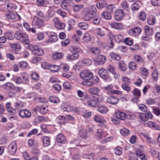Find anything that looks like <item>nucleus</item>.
<instances>
[{
	"label": "nucleus",
	"mask_w": 160,
	"mask_h": 160,
	"mask_svg": "<svg viewBox=\"0 0 160 160\" xmlns=\"http://www.w3.org/2000/svg\"><path fill=\"white\" fill-rule=\"evenodd\" d=\"M106 60L105 57L102 55H98L95 61L96 63L99 65H102L104 63Z\"/></svg>",
	"instance_id": "aec40b11"
},
{
	"label": "nucleus",
	"mask_w": 160,
	"mask_h": 160,
	"mask_svg": "<svg viewBox=\"0 0 160 160\" xmlns=\"http://www.w3.org/2000/svg\"><path fill=\"white\" fill-rule=\"evenodd\" d=\"M116 117L117 118L124 120L127 118L126 114L122 112L118 111L116 112Z\"/></svg>",
	"instance_id": "6ab92c4d"
},
{
	"label": "nucleus",
	"mask_w": 160,
	"mask_h": 160,
	"mask_svg": "<svg viewBox=\"0 0 160 160\" xmlns=\"http://www.w3.org/2000/svg\"><path fill=\"white\" fill-rule=\"evenodd\" d=\"M92 79H90L89 80H85L82 82V84L85 86L91 87L94 85L93 83L91 80Z\"/></svg>",
	"instance_id": "864d4df0"
},
{
	"label": "nucleus",
	"mask_w": 160,
	"mask_h": 160,
	"mask_svg": "<svg viewBox=\"0 0 160 160\" xmlns=\"http://www.w3.org/2000/svg\"><path fill=\"white\" fill-rule=\"evenodd\" d=\"M107 3L106 1H101L97 3V7L99 9H102L107 7Z\"/></svg>",
	"instance_id": "4c0bfd02"
},
{
	"label": "nucleus",
	"mask_w": 160,
	"mask_h": 160,
	"mask_svg": "<svg viewBox=\"0 0 160 160\" xmlns=\"http://www.w3.org/2000/svg\"><path fill=\"white\" fill-rule=\"evenodd\" d=\"M144 29L145 32L147 36H151L152 34L153 30L152 28L147 26L145 27Z\"/></svg>",
	"instance_id": "2f4dec72"
},
{
	"label": "nucleus",
	"mask_w": 160,
	"mask_h": 160,
	"mask_svg": "<svg viewBox=\"0 0 160 160\" xmlns=\"http://www.w3.org/2000/svg\"><path fill=\"white\" fill-rule=\"evenodd\" d=\"M100 90L97 87L91 88L88 89V92L94 95H97L99 92Z\"/></svg>",
	"instance_id": "c756f323"
},
{
	"label": "nucleus",
	"mask_w": 160,
	"mask_h": 160,
	"mask_svg": "<svg viewBox=\"0 0 160 160\" xmlns=\"http://www.w3.org/2000/svg\"><path fill=\"white\" fill-rule=\"evenodd\" d=\"M97 111L102 114H106L108 111V109L106 106H101L98 107Z\"/></svg>",
	"instance_id": "72a5a7b5"
},
{
	"label": "nucleus",
	"mask_w": 160,
	"mask_h": 160,
	"mask_svg": "<svg viewBox=\"0 0 160 160\" xmlns=\"http://www.w3.org/2000/svg\"><path fill=\"white\" fill-rule=\"evenodd\" d=\"M121 8L123 10L128 12L129 10V8L128 3L126 1H124L121 3Z\"/></svg>",
	"instance_id": "f704fd0d"
},
{
	"label": "nucleus",
	"mask_w": 160,
	"mask_h": 160,
	"mask_svg": "<svg viewBox=\"0 0 160 160\" xmlns=\"http://www.w3.org/2000/svg\"><path fill=\"white\" fill-rule=\"evenodd\" d=\"M28 47L29 49L32 51L33 54L35 55L40 56L44 54L43 50L37 46L30 45Z\"/></svg>",
	"instance_id": "20e7f679"
},
{
	"label": "nucleus",
	"mask_w": 160,
	"mask_h": 160,
	"mask_svg": "<svg viewBox=\"0 0 160 160\" xmlns=\"http://www.w3.org/2000/svg\"><path fill=\"white\" fill-rule=\"evenodd\" d=\"M121 134L124 137L128 136L130 133V131L126 128H123L120 130Z\"/></svg>",
	"instance_id": "e433bc0d"
},
{
	"label": "nucleus",
	"mask_w": 160,
	"mask_h": 160,
	"mask_svg": "<svg viewBox=\"0 0 160 160\" xmlns=\"http://www.w3.org/2000/svg\"><path fill=\"white\" fill-rule=\"evenodd\" d=\"M35 100L37 101V102H39L40 103H46L48 102V100L45 98L38 97H37L35 98Z\"/></svg>",
	"instance_id": "6e6d98bb"
},
{
	"label": "nucleus",
	"mask_w": 160,
	"mask_h": 160,
	"mask_svg": "<svg viewBox=\"0 0 160 160\" xmlns=\"http://www.w3.org/2000/svg\"><path fill=\"white\" fill-rule=\"evenodd\" d=\"M56 141L58 142L61 143H65L66 142V138L62 133H59L57 135Z\"/></svg>",
	"instance_id": "a211bd4d"
},
{
	"label": "nucleus",
	"mask_w": 160,
	"mask_h": 160,
	"mask_svg": "<svg viewBox=\"0 0 160 160\" xmlns=\"http://www.w3.org/2000/svg\"><path fill=\"white\" fill-rule=\"evenodd\" d=\"M91 40V37L90 34L86 33L84 34L82 37V42H85L88 43L90 42Z\"/></svg>",
	"instance_id": "58836bf2"
},
{
	"label": "nucleus",
	"mask_w": 160,
	"mask_h": 160,
	"mask_svg": "<svg viewBox=\"0 0 160 160\" xmlns=\"http://www.w3.org/2000/svg\"><path fill=\"white\" fill-rule=\"evenodd\" d=\"M12 80L15 82L17 84H21L22 82V79L21 78L17 76H13L12 78Z\"/></svg>",
	"instance_id": "79ce46f5"
},
{
	"label": "nucleus",
	"mask_w": 160,
	"mask_h": 160,
	"mask_svg": "<svg viewBox=\"0 0 160 160\" xmlns=\"http://www.w3.org/2000/svg\"><path fill=\"white\" fill-rule=\"evenodd\" d=\"M60 69H62L65 72H66L68 71L69 67L67 64H62L60 65Z\"/></svg>",
	"instance_id": "338daca9"
},
{
	"label": "nucleus",
	"mask_w": 160,
	"mask_h": 160,
	"mask_svg": "<svg viewBox=\"0 0 160 160\" xmlns=\"http://www.w3.org/2000/svg\"><path fill=\"white\" fill-rule=\"evenodd\" d=\"M14 36L16 38L21 42L26 44L29 43L28 36L26 33L21 31H17L14 33Z\"/></svg>",
	"instance_id": "7ed1b4c3"
},
{
	"label": "nucleus",
	"mask_w": 160,
	"mask_h": 160,
	"mask_svg": "<svg viewBox=\"0 0 160 160\" xmlns=\"http://www.w3.org/2000/svg\"><path fill=\"white\" fill-rule=\"evenodd\" d=\"M122 88L123 90L126 91L127 92H129L131 90V88L128 84H122Z\"/></svg>",
	"instance_id": "774afa93"
},
{
	"label": "nucleus",
	"mask_w": 160,
	"mask_h": 160,
	"mask_svg": "<svg viewBox=\"0 0 160 160\" xmlns=\"http://www.w3.org/2000/svg\"><path fill=\"white\" fill-rule=\"evenodd\" d=\"M132 93L133 95L135 96L137 98H138L141 96L140 90L137 88L134 89L132 91Z\"/></svg>",
	"instance_id": "09e8293b"
},
{
	"label": "nucleus",
	"mask_w": 160,
	"mask_h": 160,
	"mask_svg": "<svg viewBox=\"0 0 160 160\" xmlns=\"http://www.w3.org/2000/svg\"><path fill=\"white\" fill-rule=\"evenodd\" d=\"M113 37L117 42H120L123 39V36L121 35H114Z\"/></svg>",
	"instance_id": "0e129e2a"
},
{
	"label": "nucleus",
	"mask_w": 160,
	"mask_h": 160,
	"mask_svg": "<svg viewBox=\"0 0 160 160\" xmlns=\"http://www.w3.org/2000/svg\"><path fill=\"white\" fill-rule=\"evenodd\" d=\"M136 154L141 160H148V157L142 153L140 149H137Z\"/></svg>",
	"instance_id": "f3484780"
},
{
	"label": "nucleus",
	"mask_w": 160,
	"mask_h": 160,
	"mask_svg": "<svg viewBox=\"0 0 160 160\" xmlns=\"http://www.w3.org/2000/svg\"><path fill=\"white\" fill-rule=\"evenodd\" d=\"M49 100L51 102L54 103H58L60 102L59 98L56 96H50Z\"/></svg>",
	"instance_id": "ea45409f"
},
{
	"label": "nucleus",
	"mask_w": 160,
	"mask_h": 160,
	"mask_svg": "<svg viewBox=\"0 0 160 160\" xmlns=\"http://www.w3.org/2000/svg\"><path fill=\"white\" fill-rule=\"evenodd\" d=\"M18 65L20 68L25 69L28 67V64L25 61H22L19 62Z\"/></svg>",
	"instance_id": "13d9d810"
},
{
	"label": "nucleus",
	"mask_w": 160,
	"mask_h": 160,
	"mask_svg": "<svg viewBox=\"0 0 160 160\" xmlns=\"http://www.w3.org/2000/svg\"><path fill=\"white\" fill-rule=\"evenodd\" d=\"M57 122L60 124H64L67 123V120L65 117L59 116L56 119Z\"/></svg>",
	"instance_id": "a878e982"
},
{
	"label": "nucleus",
	"mask_w": 160,
	"mask_h": 160,
	"mask_svg": "<svg viewBox=\"0 0 160 160\" xmlns=\"http://www.w3.org/2000/svg\"><path fill=\"white\" fill-rule=\"evenodd\" d=\"M139 72L142 77L144 78L147 77L149 74L148 70L144 68H141Z\"/></svg>",
	"instance_id": "412c9836"
},
{
	"label": "nucleus",
	"mask_w": 160,
	"mask_h": 160,
	"mask_svg": "<svg viewBox=\"0 0 160 160\" xmlns=\"http://www.w3.org/2000/svg\"><path fill=\"white\" fill-rule=\"evenodd\" d=\"M99 103L98 99L92 96L88 97L87 98V104L90 107H95L98 105Z\"/></svg>",
	"instance_id": "0eeeda50"
},
{
	"label": "nucleus",
	"mask_w": 160,
	"mask_h": 160,
	"mask_svg": "<svg viewBox=\"0 0 160 160\" xmlns=\"http://www.w3.org/2000/svg\"><path fill=\"white\" fill-rule=\"evenodd\" d=\"M63 55L62 53L56 52L53 54L52 58L54 59L59 60L60 59Z\"/></svg>",
	"instance_id": "c03bdc74"
},
{
	"label": "nucleus",
	"mask_w": 160,
	"mask_h": 160,
	"mask_svg": "<svg viewBox=\"0 0 160 160\" xmlns=\"http://www.w3.org/2000/svg\"><path fill=\"white\" fill-rule=\"evenodd\" d=\"M34 111L37 112L39 111V112L42 114H45L48 111V108L44 105L41 106L40 107L38 106L35 107L34 109Z\"/></svg>",
	"instance_id": "2eb2a0df"
},
{
	"label": "nucleus",
	"mask_w": 160,
	"mask_h": 160,
	"mask_svg": "<svg viewBox=\"0 0 160 160\" xmlns=\"http://www.w3.org/2000/svg\"><path fill=\"white\" fill-rule=\"evenodd\" d=\"M69 49L72 53L67 54L66 56L67 60L72 61L78 59L79 57V54L78 52H79L80 49L74 46H71Z\"/></svg>",
	"instance_id": "f03ea898"
},
{
	"label": "nucleus",
	"mask_w": 160,
	"mask_h": 160,
	"mask_svg": "<svg viewBox=\"0 0 160 160\" xmlns=\"http://www.w3.org/2000/svg\"><path fill=\"white\" fill-rule=\"evenodd\" d=\"M97 137L99 139H102L103 138L105 137L104 135V132H102V130L98 129L97 131Z\"/></svg>",
	"instance_id": "680f3d73"
},
{
	"label": "nucleus",
	"mask_w": 160,
	"mask_h": 160,
	"mask_svg": "<svg viewBox=\"0 0 160 160\" xmlns=\"http://www.w3.org/2000/svg\"><path fill=\"white\" fill-rule=\"evenodd\" d=\"M110 55L111 58L114 60L118 61L121 58L120 55L116 52H111L110 53Z\"/></svg>",
	"instance_id": "bb28decb"
},
{
	"label": "nucleus",
	"mask_w": 160,
	"mask_h": 160,
	"mask_svg": "<svg viewBox=\"0 0 160 160\" xmlns=\"http://www.w3.org/2000/svg\"><path fill=\"white\" fill-rule=\"evenodd\" d=\"M139 117L140 119L143 121L146 122L148 121V118H146V114L140 113L139 115Z\"/></svg>",
	"instance_id": "e2e57ef3"
},
{
	"label": "nucleus",
	"mask_w": 160,
	"mask_h": 160,
	"mask_svg": "<svg viewBox=\"0 0 160 160\" xmlns=\"http://www.w3.org/2000/svg\"><path fill=\"white\" fill-rule=\"evenodd\" d=\"M42 140L43 141V146L46 147L50 145V141L49 138L48 136H44L42 138Z\"/></svg>",
	"instance_id": "cd10ccee"
},
{
	"label": "nucleus",
	"mask_w": 160,
	"mask_h": 160,
	"mask_svg": "<svg viewBox=\"0 0 160 160\" xmlns=\"http://www.w3.org/2000/svg\"><path fill=\"white\" fill-rule=\"evenodd\" d=\"M83 7V5H76L73 6V8L75 12H78Z\"/></svg>",
	"instance_id": "69168bd1"
},
{
	"label": "nucleus",
	"mask_w": 160,
	"mask_h": 160,
	"mask_svg": "<svg viewBox=\"0 0 160 160\" xmlns=\"http://www.w3.org/2000/svg\"><path fill=\"white\" fill-rule=\"evenodd\" d=\"M119 68L122 71L126 70V65L122 61H120L118 62Z\"/></svg>",
	"instance_id": "37998d69"
},
{
	"label": "nucleus",
	"mask_w": 160,
	"mask_h": 160,
	"mask_svg": "<svg viewBox=\"0 0 160 160\" xmlns=\"http://www.w3.org/2000/svg\"><path fill=\"white\" fill-rule=\"evenodd\" d=\"M91 112L88 110H83L82 112V115L83 117L85 118H90L91 116Z\"/></svg>",
	"instance_id": "de8ad7c7"
},
{
	"label": "nucleus",
	"mask_w": 160,
	"mask_h": 160,
	"mask_svg": "<svg viewBox=\"0 0 160 160\" xmlns=\"http://www.w3.org/2000/svg\"><path fill=\"white\" fill-rule=\"evenodd\" d=\"M137 64L136 63L133 61L131 62L129 64V67L131 70H134L136 69Z\"/></svg>",
	"instance_id": "bf43d9fd"
},
{
	"label": "nucleus",
	"mask_w": 160,
	"mask_h": 160,
	"mask_svg": "<svg viewBox=\"0 0 160 160\" xmlns=\"http://www.w3.org/2000/svg\"><path fill=\"white\" fill-rule=\"evenodd\" d=\"M18 114L22 118H29L31 116V112L28 110H21L18 112Z\"/></svg>",
	"instance_id": "ddd939ff"
},
{
	"label": "nucleus",
	"mask_w": 160,
	"mask_h": 160,
	"mask_svg": "<svg viewBox=\"0 0 160 160\" xmlns=\"http://www.w3.org/2000/svg\"><path fill=\"white\" fill-rule=\"evenodd\" d=\"M36 13L38 17L40 18H43L45 20L48 21L49 19V18L48 16L45 15L41 11H37Z\"/></svg>",
	"instance_id": "c9c22d12"
},
{
	"label": "nucleus",
	"mask_w": 160,
	"mask_h": 160,
	"mask_svg": "<svg viewBox=\"0 0 160 160\" xmlns=\"http://www.w3.org/2000/svg\"><path fill=\"white\" fill-rule=\"evenodd\" d=\"M119 101V99L117 97L114 96H111L107 98L106 99V102L112 105L117 104Z\"/></svg>",
	"instance_id": "9d476101"
},
{
	"label": "nucleus",
	"mask_w": 160,
	"mask_h": 160,
	"mask_svg": "<svg viewBox=\"0 0 160 160\" xmlns=\"http://www.w3.org/2000/svg\"><path fill=\"white\" fill-rule=\"evenodd\" d=\"M4 36L6 37V39L9 40H12L14 39L13 35L12 32H6Z\"/></svg>",
	"instance_id": "603ef678"
},
{
	"label": "nucleus",
	"mask_w": 160,
	"mask_h": 160,
	"mask_svg": "<svg viewBox=\"0 0 160 160\" xmlns=\"http://www.w3.org/2000/svg\"><path fill=\"white\" fill-rule=\"evenodd\" d=\"M79 134L80 137L84 139H86L88 137L86 131L85 129H82L80 131Z\"/></svg>",
	"instance_id": "8fccbe9b"
},
{
	"label": "nucleus",
	"mask_w": 160,
	"mask_h": 160,
	"mask_svg": "<svg viewBox=\"0 0 160 160\" xmlns=\"http://www.w3.org/2000/svg\"><path fill=\"white\" fill-rule=\"evenodd\" d=\"M110 26L112 28L118 29L121 30L122 29V26L121 23H117L116 22H112L110 24Z\"/></svg>",
	"instance_id": "c85d7f7f"
},
{
	"label": "nucleus",
	"mask_w": 160,
	"mask_h": 160,
	"mask_svg": "<svg viewBox=\"0 0 160 160\" xmlns=\"http://www.w3.org/2000/svg\"><path fill=\"white\" fill-rule=\"evenodd\" d=\"M5 4L7 9L9 12L13 11L16 9L15 5L11 2H9Z\"/></svg>",
	"instance_id": "4be33fe9"
},
{
	"label": "nucleus",
	"mask_w": 160,
	"mask_h": 160,
	"mask_svg": "<svg viewBox=\"0 0 160 160\" xmlns=\"http://www.w3.org/2000/svg\"><path fill=\"white\" fill-rule=\"evenodd\" d=\"M61 108L65 111L69 112L72 111L74 109V107L70 105L67 104L61 106Z\"/></svg>",
	"instance_id": "473e14b6"
},
{
	"label": "nucleus",
	"mask_w": 160,
	"mask_h": 160,
	"mask_svg": "<svg viewBox=\"0 0 160 160\" xmlns=\"http://www.w3.org/2000/svg\"><path fill=\"white\" fill-rule=\"evenodd\" d=\"M98 73L100 76L106 82H109L112 79L109 77L108 72L104 69H99L98 71Z\"/></svg>",
	"instance_id": "39448f33"
},
{
	"label": "nucleus",
	"mask_w": 160,
	"mask_h": 160,
	"mask_svg": "<svg viewBox=\"0 0 160 160\" xmlns=\"http://www.w3.org/2000/svg\"><path fill=\"white\" fill-rule=\"evenodd\" d=\"M101 17L102 18L106 20H110L112 18V15L110 12L106 11L102 13Z\"/></svg>",
	"instance_id": "393cba45"
},
{
	"label": "nucleus",
	"mask_w": 160,
	"mask_h": 160,
	"mask_svg": "<svg viewBox=\"0 0 160 160\" xmlns=\"http://www.w3.org/2000/svg\"><path fill=\"white\" fill-rule=\"evenodd\" d=\"M9 19L14 20L16 18V15L13 13H9L5 15Z\"/></svg>",
	"instance_id": "5fc2aeb1"
},
{
	"label": "nucleus",
	"mask_w": 160,
	"mask_h": 160,
	"mask_svg": "<svg viewBox=\"0 0 160 160\" xmlns=\"http://www.w3.org/2000/svg\"><path fill=\"white\" fill-rule=\"evenodd\" d=\"M90 52L94 55L98 54L100 52V50L98 48H91Z\"/></svg>",
	"instance_id": "4d7b16f0"
},
{
	"label": "nucleus",
	"mask_w": 160,
	"mask_h": 160,
	"mask_svg": "<svg viewBox=\"0 0 160 160\" xmlns=\"http://www.w3.org/2000/svg\"><path fill=\"white\" fill-rule=\"evenodd\" d=\"M124 16V12L122 9L117 10L115 12L114 18L117 21L121 20Z\"/></svg>",
	"instance_id": "4468645a"
},
{
	"label": "nucleus",
	"mask_w": 160,
	"mask_h": 160,
	"mask_svg": "<svg viewBox=\"0 0 160 160\" xmlns=\"http://www.w3.org/2000/svg\"><path fill=\"white\" fill-rule=\"evenodd\" d=\"M83 19L85 21H89L94 18L97 14V9L95 6H89L84 8L83 11Z\"/></svg>",
	"instance_id": "f257e3e1"
},
{
	"label": "nucleus",
	"mask_w": 160,
	"mask_h": 160,
	"mask_svg": "<svg viewBox=\"0 0 160 160\" xmlns=\"http://www.w3.org/2000/svg\"><path fill=\"white\" fill-rule=\"evenodd\" d=\"M17 151L16 143L15 142H12L9 146L8 152L12 155H14Z\"/></svg>",
	"instance_id": "f8f14e48"
},
{
	"label": "nucleus",
	"mask_w": 160,
	"mask_h": 160,
	"mask_svg": "<svg viewBox=\"0 0 160 160\" xmlns=\"http://www.w3.org/2000/svg\"><path fill=\"white\" fill-rule=\"evenodd\" d=\"M53 20L55 23V26L56 28L61 29L65 27V24L61 22L58 18H53Z\"/></svg>",
	"instance_id": "dca6fc26"
},
{
	"label": "nucleus",
	"mask_w": 160,
	"mask_h": 160,
	"mask_svg": "<svg viewBox=\"0 0 160 160\" xmlns=\"http://www.w3.org/2000/svg\"><path fill=\"white\" fill-rule=\"evenodd\" d=\"M104 29L102 28H97L95 29V32L96 34L100 37H103L105 35Z\"/></svg>",
	"instance_id": "b1692460"
},
{
	"label": "nucleus",
	"mask_w": 160,
	"mask_h": 160,
	"mask_svg": "<svg viewBox=\"0 0 160 160\" xmlns=\"http://www.w3.org/2000/svg\"><path fill=\"white\" fill-rule=\"evenodd\" d=\"M134 60L138 63L141 64L144 62L143 59L140 56L136 55L133 58Z\"/></svg>",
	"instance_id": "a19ab883"
},
{
	"label": "nucleus",
	"mask_w": 160,
	"mask_h": 160,
	"mask_svg": "<svg viewBox=\"0 0 160 160\" xmlns=\"http://www.w3.org/2000/svg\"><path fill=\"white\" fill-rule=\"evenodd\" d=\"M14 84L12 83L8 82L4 84L3 86L4 89L8 90H12L14 88Z\"/></svg>",
	"instance_id": "7c9ffc66"
},
{
	"label": "nucleus",
	"mask_w": 160,
	"mask_h": 160,
	"mask_svg": "<svg viewBox=\"0 0 160 160\" xmlns=\"http://www.w3.org/2000/svg\"><path fill=\"white\" fill-rule=\"evenodd\" d=\"M141 32V28L137 27L130 29L128 31V34L130 36L135 37L139 34Z\"/></svg>",
	"instance_id": "6e6552de"
},
{
	"label": "nucleus",
	"mask_w": 160,
	"mask_h": 160,
	"mask_svg": "<svg viewBox=\"0 0 160 160\" xmlns=\"http://www.w3.org/2000/svg\"><path fill=\"white\" fill-rule=\"evenodd\" d=\"M156 22V18L153 16L149 17L148 20V24L150 25H154L155 23Z\"/></svg>",
	"instance_id": "49530a36"
},
{
	"label": "nucleus",
	"mask_w": 160,
	"mask_h": 160,
	"mask_svg": "<svg viewBox=\"0 0 160 160\" xmlns=\"http://www.w3.org/2000/svg\"><path fill=\"white\" fill-rule=\"evenodd\" d=\"M12 48L15 52L19 51L21 48V46L19 43H14L12 44Z\"/></svg>",
	"instance_id": "052dcab7"
},
{
	"label": "nucleus",
	"mask_w": 160,
	"mask_h": 160,
	"mask_svg": "<svg viewBox=\"0 0 160 160\" xmlns=\"http://www.w3.org/2000/svg\"><path fill=\"white\" fill-rule=\"evenodd\" d=\"M80 76L82 79L85 80H89L90 79H92L93 74L89 70H84L80 72Z\"/></svg>",
	"instance_id": "423d86ee"
},
{
	"label": "nucleus",
	"mask_w": 160,
	"mask_h": 160,
	"mask_svg": "<svg viewBox=\"0 0 160 160\" xmlns=\"http://www.w3.org/2000/svg\"><path fill=\"white\" fill-rule=\"evenodd\" d=\"M32 23L33 26L38 28L43 27L44 25V21L37 17L34 18Z\"/></svg>",
	"instance_id": "1a4fd4ad"
},
{
	"label": "nucleus",
	"mask_w": 160,
	"mask_h": 160,
	"mask_svg": "<svg viewBox=\"0 0 160 160\" xmlns=\"http://www.w3.org/2000/svg\"><path fill=\"white\" fill-rule=\"evenodd\" d=\"M78 27L82 29L86 30L88 27L87 23L85 22H81L79 23Z\"/></svg>",
	"instance_id": "a18cd8bd"
},
{
	"label": "nucleus",
	"mask_w": 160,
	"mask_h": 160,
	"mask_svg": "<svg viewBox=\"0 0 160 160\" xmlns=\"http://www.w3.org/2000/svg\"><path fill=\"white\" fill-rule=\"evenodd\" d=\"M148 126L150 128L158 130H160V127L157 125L155 122L149 121L148 122Z\"/></svg>",
	"instance_id": "5701e85b"
},
{
	"label": "nucleus",
	"mask_w": 160,
	"mask_h": 160,
	"mask_svg": "<svg viewBox=\"0 0 160 160\" xmlns=\"http://www.w3.org/2000/svg\"><path fill=\"white\" fill-rule=\"evenodd\" d=\"M94 120L98 122L102 123L104 122L105 120L102 118L98 115H94Z\"/></svg>",
	"instance_id": "3c124183"
},
{
	"label": "nucleus",
	"mask_w": 160,
	"mask_h": 160,
	"mask_svg": "<svg viewBox=\"0 0 160 160\" xmlns=\"http://www.w3.org/2000/svg\"><path fill=\"white\" fill-rule=\"evenodd\" d=\"M46 34L48 36V40L51 42H54L57 41L58 38L56 33L53 32L47 31Z\"/></svg>",
	"instance_id": "9b49d317"
}]
</instances>
